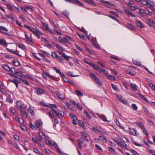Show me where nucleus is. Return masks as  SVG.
<instances>
[{
  "label": "nucleus",
  "instance_id": "f257e3e1",
  "mask_svg": "<svg viewBox=\"0 0 155 155\" xmlns=\"http://www.w3.org/2000/svg\"><path fill=\"white\" fill-rule=\"evenodd\" d=\"M9 71H11L14 74L21 76V78H20V80L27 85H29L26 79H28L29 78V76L27 75L25 76L18 72L16 71L15 70V68H10V70Z\"/></svg>",
  "mask_w": 155,
  "mask_h": 155
},
{
  "label": "nucleus",
  "instance_id": "f03ea898",
  "mask_svg": "<svg viewBox=\"0 0 155 155\" xmlns=\"http://www.w3.org/2000/svg\"><path fill=\"white\" fill-rule=\"evenodd\" d=\"M30 31L32 32L38 38H40V35H41L42 33L38 29L35 28H31L30 27Z\"/></svg>",
  "mask_w": 155,
  "mask_h": 155
},
{
  "label": "nucleus",
  "instance_id": "7ed1b4c3",
  "mask_svg": "<svg viewBox=\"0 0 155 155\" xmlns=\"http://www.w3.org/2000/svg\"><path fill=\"white\" fill-rule=\"evenodd\" d=\"M91 78L93 80L95 83L98 84L99 85L101 86L102 85V83L94 74L92 73H90L89 75Z\"/></svg>",
  "mask_w": 155,
  "mask_h": 155
},
{
  "label": "nucleus",
  "instance_id": "20e7f679",
  "mask_svg": "<svg viewBox=\"0 0 155 155\" xmlns=\"http://www.w3.org/2000/svg\"><path fill=\"white\" fill-rule=\"evenodd\" d=\"M16 104L17 107L19 108H20V110H25L26 108V105L21 101H17Z\"/></svg>",
  "mask_w": 155,
  "mask_h": 155
},
{
  "label": "nucleus",
  "instance_id": "39448f33",
  "mask_svg": "<svg viewBox=\"0 0 155 155\" xmlns=\"http://www.w3.org/2000/svg\"><path fill=\"white\" fill-rule=\"evenodd\" d=\"M8 31V30L3 26H0V32L3 34L9 35L7 32Z\"/></svg>",
  "mask_w": 155,
  "mask_h": 155
},
{
  "label": "nucleus",
  "instance_id": "423d86ee",
  "mask_svg": "<svg viewBox=\"0 0 155 155\" xmlns=\"http://www.w3.org/2000/svg\"><path fill=\"white\" fill-rule=\"evenodd\" d=\"M118 146L123 149L127 150L128 148L127 145L124 142L121 141L118 144Z\"/></svg>",
  "mask_w": 155,
  "mask_h": 155
},
{
  "label": "nucleus",
  "instance_id": "0eeeda50",
  "mask_svg": "<svg viewBox=\"0 0 155 155\" xmlns=\"http://www.w3.org/2000/svg\"><path fill=\"white\" fill-rule=\"evenodd\" d=\"M55 114L59 117H63L64 115V112L59 110L57 111Z\"/></svg>",
  "mask_w": 155,
  "mask_h": 155
},
{
  "label": "nucleus",
  "instance_id": "6e6552de",
  "mask_svg": "<svg viewBox=\"0 0 155 155\" xmlns=\"http://www.w3.org/2000/svg\"><path fill=\"white\" fill-rule=\"evenodd\" d=\"M129 132L130 134L133 135H137L138 134V133L134 129L132 128H129Z\"/></svg>",
  "mask_w": 155,
  "mask_h": 155
},
{
  "label": "nucleus",
  "instance_id": "1a4fd4ad",
  "mask_svg": "<svg viewBox=\"0 0 155 155\" xmlns=\"http://www.w3.org/2000/svg\"><path fill=\"white\" fill-rule=\"evenodd\" d=\"M43 123L41 120H37L35 124V126L37 128L41 127Z\"/></svg>",
  "mask_w": 155,
  "mask_h": 155
},
{
  "label": "nucleus",
  "instance_id": "9d476101",
  "mask_svg": "<svg viewBox=\"0 0 155 155\" xmlns=\"http://www.w3.org/2000/svg\"><path fill=\"white\" fill-rule=\"evenodd\" d=\"M124 11L126 14L127 15L134 17H135V15L131 13L129 9H125Z\"/></svg>",
  "mask_w": 155,
  "mask_h": 155
},
{
  "label": "nucleus",
  "instance_id": "9b49d317",
  "mask_svg": "<svg viewBox=\"0 0 155 155\" xmlns=\"http://www.w3.org/2000/svg\"><path fill=\"white\" fill-rule=\"evenodd\" d=\"M131 88L134 91L137 90V86L134 84H130Z\"/></svg>",
  "mask_w": 155,
  "mask_h": 155
},
{
  "label": "nucleus",
  "instance_id": "f8f14e48",
  "mask_svg": "<svg viewBox=\"0 0 155 155\" xmlns=\"http://www.w3.org/2000/svg\"><path fill=\"white\" fill-rule=\"evenodd\" d=\"M56 95L58 98L61 99H64V96L61 93H59L58 91L57 92Z\"/></svg>",
  "mask_w": 155,
  "mask_h": 155
},
{
  "label": "nucleus",
  "instance_id": "ddd939ff",
  "mask_svg": "<svg viewBox=\"0 0 155 155\" xmlns=\"http://www.w3.org/2000/svg\"><path fill=\"white\" fill-rule=\"evenodd\" d=\"M0 45L5 46L7 45V44L5 40L4 39H0Z\"/></svg>",
  "mask_w": 155,
  "mask_h": 155
},
{
  "label": "nucleus",
  "instance_id": "4468645a",
  "mask_svg": "<svg viewBox=\"0 0 155 155\" xmlns=\"http://www.w3.org/2000/svg\"><path fill=\"white\" fill-rule=\"evenodd\" d=\"M13 64L16 67H18L20 63L18 60H15L13 61Z\"/></svg>",
  "mask_w": 155,
  "mask_h": 155
},
{
  "label": "nucleus",
  "instance_id": "2eb2a0df",
  "mask_svg": "<svg viewBox=\"0 0 155 155\" xmlns=\"http://www.w3.org/2000/svg\"><path fill=\"white\" fill-rule=\"evenodd\" d=\"M2 67L6 71H9L10 70V68L8 66L4 64L2 65Z\"/></svg>",
  "mask_w": 155,
  "mask_h": 155
},
{
  "label": "nucleus",
  "instance_id": "dca6fc26",
  "mask_svg": "<svg viewBox=\"0 0 155 155\" xmlns=\"http://www.w3.org/2000/svg\"><path fill=\"white\" fill-rule=\"evenodd\" d=\"M136 124L138 127L142 129L144 127L142 123L141 122H136Z\"/></svg>",
  "mask_w": 155,
  "mask_h": 155
},
{
  "label": "nucleus",
  "instance_id": "f3484780",
  "mask_svg": "<svg viewBox=\"0 0 155 155\" xmlns=\"http://www.w3.org/2000/svg\"><path fill=\"white\" fill-rule=\"evenodd\" d=\"M97 115L99 116V117L101 119L104 121L109 122V121L106 120V117L103 115H99L98 114H97Z\"/></svg>",
  "mask_w": 155,
  "mask_h": 155
},
{
  "label": "nucleus",
  "instance_id": "a211bd4d",
  "mask_svg": "<svg viewBox=\"0 0 155 155\" xmlns=\"http://www.w3.org/2000/svg\"><path fill=\"white\" fill-rule=\"evenodd\" d=\"M136 23L137 25L139 27L141 28L144 27L143 24L140 21L137 20L136 21Z\"/></svg>",
  "mask_w": 155,
  "mask_h": 155
},
{
  "label": "nucleus",
  "instance_id": "6ab92c4d",
  "mask_svg": "<svg viewBox=\"0 0 155 155\" xmlns=\"http://www.w3.org/2000/svg\"><path fill=\"white\" fill-rule=\"evenodd\" d=\"M36 91L37 94L39 95L43 94L44 93V91L43 90L39 88L37 89Z\"/></svg>",
  "mask_w": 155,
  "mask_h": 155
},
{
  "label": "nucleus",
  "instance_id": "aec40b11",
  "mask_svg": "<svg viewBox=\"0 0 155 155\" xmlns=\"http://www.w3.org/2000/svg\"><path fill=\"white\" fill-rule=\"evenodd\" d=\"M125 72L127 74H130L133 75H134L135 74L134 71L131 70L130 69L127 70L125 71Z\"/></svg>",
  "mask_w": 155,
  "mask_h": 155
},
{
  "label": "nucleus",
  "instance_id": "412c9836",
  "mask_svg": "<svg viewBox=\"0 0 155 155\" xmlns=\"http://www.w3.org/2000/svg\"><path fill=\"white\" fill-rule=\"evenodd\" d=\"M39 136L41 137L42 139H44L45 138V133L42 131H40L39 132Z\"/></svg>",
  "mask_w": 155,
  "mask_h": 155
},
{
  "label": "nucleus",
  "instance_id": "4be33fe9",
  "mask_svg": "<svg viewBox=\"0 0 155 155\" xmlns=\"http://www.w3.org/2000/svg\"><path fill=\"white\" fill-rule=\"evenodd\" d=\"M61 14L65 16L66 18L68 19L69 14L68 12L66 11H64L61 12Z\"/></svg>",
  "mask_w": 155,
  "mask_h": 155
},
{
  "label": "nucleus",
  "instance_id": "5701e85b",
  "mask_svg": "<svg viewBox=\"0 0 155 155\" xmlns=\"http://www.w3.org/2000/svg\"><path fill=\"white\" fill-rule=\"evenodd\" d=\"M111 86L112 88L115 91H118L119 89L117 88V85L114 84H111Z\"/></svg>",
  "mask_w": 155,
  "mask_h": 155
},
{
  "label": "nucleus",
  "instance_id": "b1692460",
  "mask_svg": "<svg viewBox=\"0 0 155 155\" xmlns=\"http://www.w3.org/2000/svg\"><path fill=\"white\" fill-rule=\"evenodd\" d=\"M55 46L59 50L62 51H64L65 49L64 48L62 47L60 45L58 44H55Z\"/></svg>",
  "mask_w": 155,
  "mask_h": 155
},
{
  "label": "nucleus",
  "instance_id": "393cba45",
  "mask_svg": "<svg viewBox=\"0 0 155 155\" xmlns=\"http://www.w3.org/2000/svg\"><path fill=\"white\" fill-rule=\"evenodd\" d=\"M6 16L8 19H10L11 21H14V18L12 15H11V14H7L6 15Z\"/></svg>",
  "mask_w": 155,
  "mask_h": 155
},
{
  "label": "nucleus",
  "instance_id": "a878e982",
  "mask_svg": "<svg viewBox=\"0 0 155 155\" xmlns=\"http://www.w3.org/2000/svg\"><path fill=\"white\" fill-rule=\"evenodd\" d=\"M53 69L56 71V72L57 73H58L61 76L63 75V74H62L61 71H60V70L59 69H58L56 68V67H54L53 68Z\"/></svg>",
  "mask_w": 155,
  "mask_h": 155
},
{
  "label": "nucleus",
  "instance_id": "bb28decb",
  "mask_svg": "<svg viewBox=\"0 0 155 155\" xmlns=\"http://www.w3.org/2000/svg\"><path fill=\"white\" fill-rule=\"evenodd\" d=\"M42 25L43 26L45 27V29L46 30L49 31V32H51V33H52V32H51V31L50 30H49V28H48V26L46 24L43 23H42Z\"/></svg>",
  "mask_w": 155,
  "mask_h": 155
},
{
  "label": "nucleus",
  "instance_id": "cd10ccee",
  "mask_svg": "<svg viewBox=\"0 0 155 155\" xmlns=\"http://www.w3.org/2000/svg\"><path fill=\"white\" fill-rule=\"evenodd\" d=\"M107 77L110 80L114 81L115 80V78L114 76L109 75L107 76Z\"/></svg>",
  "mask_w": 155,
  "mask_h": 155
},
{
  "label": "nucleus",
  "instance_id": "c85d7f7f",
  "mask_svg": "<svg viewBox=\"0 0 155 155\" xmlns=\"http://www.w3.org/2000/svg\"><path fill=\"white\" fill-rule=\"evenodd\" d=\"M152 2L147 1V2L146 5L148 7L151 8L153 7V6L151 4Z\"/></svg>",
  "mask_w": 155,
  "mask_h": 155
},
{
  "label": "nucleus",
  "instance_id": "c756f323",
  "mask_svg": "<svg viewBox=\"0 0 155 155\" xmlns=\"http://www.w3.org/2000/svg\"><path fill=\"white\" fill-rule=\"evenodd\" d=\"M61 78L66 83L68 82L69 79H68L67 78H66L65 75L64 74L61 76Z\"/></svg>",
  "mask_w": 155,
  "mask_h": 155
},
{
  "label": "nucleus",
  "instance_id": "7c9ffc66",
  "mask_svg": "<svg viewBox=\"0 0 155 155\" xmlns=\"http://www.w3.org/2000/svg\"><path fill=\"white\" fill-rule=\"evenodd\" d=\"M119 100L121 102L123 103L124 104H126L127 103V101L121 97L118 98Z\"/></svg>",
  "mask_w": 155,
  "mask_h": 155
},
{
  "label": "nucleus",
  "instance_id": "2f4dec72",
  "mask_svg": "<svg viewBox=\"0 0 155 155\" xmlns=\"http://www.w3.org/2000/svg\"><path fill=\"white\" fill-rule=\"evenodd\" d=\"M138 95L141 98L145 101L146 102H148V100L143 95L139 94Z\"/></svg>",
  "mask_w": 155,
  "mask_h": 155
},
{
  "label": "nucleus",
  "instance_id": "473e14b6",
  "mask_svg": "<svg viewBox=\"0 0 155 155\" xmlns=\"http://www.w3.org/2000/svg\"><path fill=\"white\" fill-rule=\"evenodd\" d=\"M61 56H62L63 58H64L65 60H66L67 61H69V60L70 57L66 55L65 53L63 54V55H61Z\"/></svg>",
  "mask_w": 155,
  "mask_h": 155
},
{
  "label": "nucleus",
  "instance_id": "72a5a7b5",
  "mask_svg": "<svg viewBox=\"0 0 155 155\" xmlns=\"http://www.w3.org/2000/svg\"><path fill=\"white\" fill-rule=\"evenodd\" d=\"M67 74L68 76H70L72 77H77V76H78V75H73L72 74V72L71 71H70L68 72H67Z\"/></svg>",
  "mask_w": 155,
  "mask_h": 155
},
{
  "label": "nucleus",
  "instance_id": "f704fd0d",
  "mask_svg": "<svg viewBox=\"0 0 155 155\" xmlns=\"http://www.w3.org/2000/svg\"><path fill=\"white\" fill-rule=\"evenodd\" d=\"M48 115L50 117L53 119L54 118V114L53 113L52 111H49L48 113Z\"/></svg>",
  "mask_w": 155,
  "mask_h": 155
},
{
  "label": "nucleus",
  "instance_id": "c9c22d12",
  "mask_svg": "<svg viewBox=\"0 0 155 155\" xmlns=\"http://www.w3.org/2000/svg\"><path fill=\"white\" fill-rule=\"evenodd\" d=\"M99 139L101 141L104 143H105L107 141L104 137L101 136L99 137Z\"/></svg>",
  "mask_w": 155,
  "mask_h": 155
},
{
  "label": "nucleus",
  "instance_id": "e433bc0d",
  "mask_svg": "<svg viewBox=\"0 0 155 155\" xmlns=\"http://www.w3.org/2000/svg\"><path fill=\"white\" fill-rule=\"evenodd\" d=\"M144 14L148 15H151V13L148 10H144Z\"/></svg>",
  "mask_w": 155,
  "mask_h": 155
},
{
  "label": "nucleus",
  "instance_id": "4c0bfd02",
  "mask_svg": "<svg viewBox=\"0 0 155 155\" xmlns=\"http://www.w3.org/2000/svg\"><path fill=\"white\" fill-rule=\"evenodd\" d=\"M45 74L50 79L52 80H54V78L51 75L47 73L46 72L45 73Z\"/></svg>",
  "mask_w": 155,
  "mask_h": 155
},
{
  "label": "nucleus",
  "instance_id": "58836bf2",
  "mask_svg": "<svg viewBox=\"0 0 155 155\" xmlns=\"http://www.w3.org/2000/svg\"><path fill=\"white\" fill-rule=\"evenodd\" d=\"M70 116L72 118L74 119L73 120H78V118L75 115L73 114L72 113H70L69 114Z\"/></svg>",
  "mask_w": 155,
  "mask_h": 155
},
{
  "label": "nucleus",
  "instance_id": "ea45409f",
  "mask_svg": "<svg viewBox=\"0 0 155 155\" xmlns=\"http://www.w3.org/2000/svg\"><path fill=\"white\" fill-rule=\"evenodd\" d=\"M7 50L9 52L12 53H13L14 54H16V55H19V54H16L15 51H14L12 49H10L9 48H7Z\"/></svg>",
  "mask_w": 155,
  "mask_h": 155
},
{
  "label": "nucleus",
  "instance_id": "a19ab883",
  "mask_svg": "<svg viewBox=\"0 0 155 155\" xmlns=\"http://www.w3.org/2000/svg\"><path fill=\"white\" fill-rule=\"evenodd\" d=\"M76 93L77 95L78 96H82L83 95V93H82L80 91H79L78 90L76 91Z\"/></svg>",
  "mask_w": 155,
  "mask_h": 155
},
{
  "label": "nucleus",
  "instance_id": "79ce46f5",
  "mask_svg": "<svg viewBox=\"0 0 155 155\" xmlns=\"http://www.w3.org/2000/svg\"><path fill=\"white\" fill-rule=\"evenodd\" d=\"M84 114L86 115V117L90 119H91V116L88 114L86 111H84Z\"/></svg>",
  "mask_w": 155,
  "mask_h": 155
},
{
  "label": "nucleus",
  "instance_id": "37998d69",
  "mask_svg": "<svg viewBox=\"0 0 155 155\" xmlns=\"http://www.w3.org/2000/svg\"><path fill=\"white\" fill-rule=\"evenodd\" d=\"M92 130L94 132H97V131H99L100 132H101V130H99L97 127H93L92 128Z\"/></svg>",
  "mask_w": 155,
  "mask_h": 155
},
{
  "label": "nucleus",
  "instance_id": "c03bdc74",
  "mask_svg": "<svg viewBox=\"0 0 155 155\" xmlns=\"http://www.w3.org/2000/svg\"><path fill=\"white\" fill-rule=\"evenodd\" d=\"M147 151L148 152H150L153 155H155V150L152 149H149L148 150H147Z\"/></svg>",
  "mask_w": 155,
  "mask_h": 155
},
{
  "label": "nucleus",
  "instance_id": "a18cd8bd",
  "mask_svg": "<svg viewBox=\"0 0 155 155\" xmlns=\"http://www.w3.org/2000/svg\"><path fill=\"white\" fill-rule=\"evenodd\" d=\"M78 123L82 127H83L84 126V124L83 122V121L81 120H78Z\"/></svg>",
  "mask_w": 155,
  "mask_h": 155
},
{
  "label": "nucleus",
  "instance_id": "49530a36",
  "mask_svg": "<svg viewBox=\"0 0 155 155\" xmlns=\"http://www.w3.org/2000/svg\"><path fill=\"white\" fill-rule=\"evenodd\" d=\"M18 45L19 48H21L23 50H24L25 49V46L22 44H18Z\"/></svg>",
  "mask_w": 155,
  "mask_h": 155
},
{
  "label": "nucleus",
  "instance_id": "de8ad7c7",
  "mask_svg": "<svg viewBox=\"0 0 155 155\" xmlns=\"http://www.w3.org/2000/svg\"><path fill=\"white\" fill-rule=\"evenodd\" d=\"M35 127V126H34L31 122H30V127L31 129L33 130H35L36 127Z\"/></svg>",
  "mask_w": 155,
  "mask_h": 155
},
{
  "label": "nucleus",
  "instance_id": "09e8293b",
  "mask_svg": "<svg viewBox=\"0 0 155 155\" xmlns=\"http://www.w3.org/2000/svg\"><path fill=\"white\" fill-rule=\"evenodd\" d=\"M149 86L153 90H155V86L151 83L149 84Z\"/></svg>",
  "mask_w": 155,
  "mask_h": 155
},
{
  "label": "nucleus",
  "instance_id": "8fccbe9b",
  "mask_svg": "<svg viewBox=\"0 0 155 155\" xmlns=\"http://www.w3.org/2000/svg\"><path fill=\"white\" fill-rule=\"evenodd\" d=\"M51 55L54 58H57L58 56V55L55 52L52 53Z\"/></svg>",
  "mask_w": 155,
  "mask_h": 155
},
{
  "label": "nucleus",
  "instance_id": "3c124183",
  "mask_svg": "<svg viewBox=\"0 0 155 155\" xmlns=\"http://www.w3.org/2000/svg\"><path fill=\"white\" fill-rule=\"evenodd\" d=\"M133 63L135 65L138 66H140L141 65L139 61H134Z\"/></svg>",
  "mask_w": 155,
  "mask_h": 155
},
{
  "label": "nucleus",
  "instance_id": "603ef678",
  "mask_svg": "<svg viewBox=\"0 0 155 155\" xmlns=\"http://www.w3.org/2000/svg\"><path fill=\"white\" fill-rule=\"evenodd\" d=\"M132 107L133 108V109L135 110H136L138 108L137 106L134 104H132Z\"/></svg>",
  "mask_w": 155,
  "mask_h": 155
},
{
  "label": "nucleus",
  "instance_id": "864d4df0",
  "mask_svg": "<svg viewBox=\"0 0 155 155\" xmlns=\"http://www.w3.org/2000/svg\"><path fill=\"white\" fill-rule=\"evenodd\" d=\"M115 122L117 125L120 127L121 128H124V127L123 126L120 125V124L119 122L116 119H115Z\"/></svg>",
  "mask_w": 155,
  "mask_h": 155
},
{
  "label": "nucleus",
  "instance_id": "5fc2aeb1",
  "mask_svg": "<svg viewBox=\"0 0 155 155\" xmlns=\"http://www.w3.org/2000/svg\"><path fill=\"white\" fill-rule=\"evenodd\" d=\"M103 2H104V3L110 6H113L114 5V4L108 1H103Z\"/></svg>",
  "mask_w": 155,
  "mask_h": 155
},
{
  "label": "nucleus",
  "instance_id": "6e6d98bb",
  "mask_svg": "<svg viewBox=\"0 0 155 155\" xmlns=\"http://www.w3.org/2000/svg\"><path fill=\"white\" fill-rule=\"evenodd\" d=\"M30 108H31V107L30 106V113L31 114L32 116H34L35 114L34 110H32Z\"/></svg>",
  "mask_w": 155,
  "mask_h": 155
},
{
  "label": "nucleus",
  "instance_id": "4d7b16f0",
  "mask_svg": "<svg viewBox=\"0 0 155 155\" xmlns=\"http://www.w3.org/2000/svg\"><path fill=\"white\" fill-rule=\"evenodd\" d=\"M147 2V1L146 0H142L140 1L141 3L143 5H146Z\"/></svg>",
  "mask_w": 155,
  "mask_h": 155
},
{
  "label": "nucleus",
  "instance_id": "13d9d810",
  "mask_svg": "<svg viewBox=\"0 0 155 155\" xmlns=\"http://www.w3.org/2000/svg\"><path fill=\"white\" fill-rule=\"evenodd\" d=\"M21 115H23L24 117H27V115L26 112L22 111L21 110Z\"/></svg>",
  "mask_w": 155,
  "mask_h": 155
},
{
  "label": "nucleus",
  "instance_id": "bf43d9fd",
  "mask_svg": "<svg viewBox=\"0 0 155 155\" xmlns=\"http://www.w3.org/2000/svg\"><path fill=\"white\" fill-rule=\"evenodd\" d=\"M18 71L19 73L21 74V73H23L25 72V70L23 68H20L18 69Z\"/></svg>",
  "mask_w": 155,
  "mask_h": 155
},
{
  "label": "nucleus",
  "instance_id": "052dcab7",
  "mask_svg": "<svg viewBox=\"0 0 155 155\" xmlns=\"http://www.w3.org/2000/svg\"><path fill=\"white\" fill-rule=\"evenodd\" d=\"M41 41H43L45 42L46 43H48L49 41L47 40L45 38H43V37H41Z\"/></svg>",
  "mask_w": 155,
  "mask_h": 155
},
{
  "label": "nucleus",
  "instance_id": "680f3d73",
  "mask_svg": "<svg viewBox=\"0 0 155 155\" xmlns=\"http://www.w3.org/2000/svg\"><path fill=\"white\" fill-rule=\"evenodd\" d=\"M57 58L59 60V61L60 62L63 63V59L62 58H61L60 56H58Z\"/></svg>",
  "mask_w": 155,
  "mask_h": 155
},
{
  "label": "nucleus",
  "instance_id": "e2e57ef3",
  "mask_svg": "<svg viewBox=\"0 0 155 155\" xmlns=\"http://www.w3.org/2000/svg\"><path fill=\"white\" fill-rule=\"evenodd\" d=\"M78 107L79 108L80 110H81L82 109V107L81 105L79 103H77L76 104Z\"/></svg>",
  "mask_w": 155,
  "mask_h": 155
},
{
  "label": "nucleus",
  "instance_id": "0e129e2a",
  "mask_svg": "<svg viewBox=\"0 0 155 155\" xmlns=\"http://www.w3.org/2000/svg\"><path fill=\"white\" fill-rule=\"evenodd\" d=\"M85 2L88 3L93 4L94 3V1L91 0H84Z\"/></svg>",
  "mask_w": 155,
  "mask_h": 155
},
{
  "label": "nucleus",
  "instance_id": "69168bd1",
  "mask_svg": "<svg viewBox=\"0 0 155 155\" xmlns=\"http://www.w3.org/2000/svg\"><path fill=\"white\" fill-rule=\"evenodd\" d=\"M6 101L11 103H12L13 102L12 100L11 99V98L10 97H7Z\"/></svg>",
  "mask_w": 155,
  "mask_h": 155
},
{
  "label": "nucleus",
  "instance_id": "338daca9",
  "mask_svg": "<svg viewBox=\"0 0 155 155\" xmlns=\"http://www.w3.org/2000/svg\"><path fill=\"white\" fill-rule=\"evenodd\" d=\"M1 92L3 94H6L7 92L4 89L2 88L1 89Z\"/></svg>",
  "mask_w": 155,
  "mask_h": 155
},
{
  "label": "nucleus",
  "instance_id": "774afa93",
  "mask_svg": "<svg viewBox=\"0 0 155 155\" xmlns=\"http://www.w3.org/2000/svg\"><path fill=\"white\" fill-rule=\"evenodd\" d=\"M58 40L60 41H61L63 43H65V40L64 38L63 39L61 37H59Z\"/></svg>",
  "mask_w": 155,
  "mask_h": 155
}]
</instances>
